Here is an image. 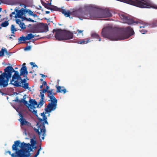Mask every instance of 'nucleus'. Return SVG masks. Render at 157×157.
<instances>
[{
	"label": "nucleus",
	"mask_w": 157,
	"mask_h": 157,
	"mask_svg": "<svg viewBox=\"0 0 157 157\" xmlns=\"http://www.w3.org/2000/svg\"><path fill=\"white\" fill-rule=\"evenodd\" d=\"M122 30V32L119 33L115 29L107 27L102 29L101 34L103 37L112 40H117L127 39L134 33L133 29L129 26L123 29Z\"/></svg>",
	"instance_id": "obj_1"
},
{
	"label": "nucleus",
	"mask_w": 157,
	"mask_h": 157,
	"mask_svg": "<svg viewBox=\"0 0 157 157\" xmlns=\"http://www.w3.org/2000/svg\"><path fill=\"white\" fill-rule=\"evenodd\" d=\"M48 113L46 112L45 113L43 112L41 113V115L43 117L42 118H38L39 121L37 123V125H38V128H34L35 131L38 133L39 137H40L41 135H42L43 136L42 137V139L43 140H44V137L45 136L46 130L45 124H48L47 121V117L45 115L46 113Z\"/></svg>",
	"instance_id": "obj_2"
},
{
	"label": "nucleus",
	"mask_w": 157,
	"mask_h": 157,
	"mask_svg": "<svg viewBox=\"0 0 157 157\" xmlns=\"http://www.w3.org/2000/svg\"><path fill=\"white\" fill-rule=\"evenodd\" d=\"M13 71L14 74L10 81L11 83L14 82V81H17L20 83H27L26 79L29 80V79L27 77L28 71L26 67H24L21 68L20 74L18 71H15L14 69Z\"/></svg>",
	"instance_id": "obj_3"
},
{
	"label": "nucleus",
	"mask_w": 157,
	"mask_h": 157,
	"mask_svg": "<svg viewBox=\"0 0 157 157\" xmlns=\"http://www.w3.org/2000/svg\"><path fill=\"white\" fill-rule=\"evenodd\" d=\"M4 72L0 75V87H5L8 85L9 79L12 77L13 72V68L12 66H8L4 69Z\"/></svg>",
	"instance_id": "obj_4"
},
{
	"label": "nucleus",
	"mask_w": 157,
	"mask_h": 157,
	"mask_svg": "<svg viewBox=\"0 0 157 157\" xmlns=\"http://www.w3.org/2000/svg\"><path fill=\"white\" fill-rule=\"evenodd\" d=\"M53 90V89L50 90H49L51 92V94L50 95L49 93L48 94V97L50 98V100L49 101H51V102L48 104L45 109V111L47 113L51 112L54 110L57 107V100L53 95L55 94H52Z\"/></svg>",
	"instance_id": "obj_5"
},
{
	"label": "nucleus",
	"mask_w": 157,
	"mask_h": 157,
	"mask_svg": "<svg viewBox=\"0 0 157 157\" xmlns=\"http://www.w3.org/2000/svg\"><path fill=\"white\" fill-rule=\"evenodd\" d=\"M30 143L31 144H26L23 142L21 143V145L19 147L21 148V149L24 150L26 152H29L32 151L33 149L37 148V147L36 146V140H34L33 139H31Z\"/></svg>",
	"instance_id": "obj_6"
},
{
	"label": "nucleus",
	"mask_w": 157,
	"mask_h": 157,
	"mask_svg": "<svg viewBox=\"0 0 157 157\" xmlns=\"http://www.w3.org/2000/svg\"><path fill=\"white\" fill-rule=\"evenodd\" d=\"M20 144L21 142L20 140H17L14 141V144L12 146V150L13 151H15V153L11 154L10 151H7L5 152V154L6 155L8 153L10 155H11L12 157H18L17 153L21 150V148L19 149L17 147Z\"/></svg>",
	"instance_id": "obj_7"
},
{
	"label": "nucleus",
	"mask_w": 157,
	"mask_h": 157,
	"mask_svg": "<svg viewBox=\"0 0 157 157\" xmlns=\"http://www.w3.org/2000/svg\"><path fill=\"white\" fill-rule=\"evenodd\" d=\"M71 14L81 20H82L83 19H88L89 18L88 14H86L82 9H79L74 11L71 13Z\"/></svg>",
	"instance_id": "obj_8"
},
{
	"label": "nucleus",
	"mask_w": 157,
	"mask_h": 157,
	"mask_svg": "<svg viewBox=\"0 0 157 157\" xmlns=\"http://www.w3.org/2000/svg\"><path fill=\"white\" fill-rule=\"evenodd\" d=\"M88 15V19H97L103 18L101 10L91 11Z\"/></svg>",
	"instance_id": "obj_9"
},
{
	"label": "nucleus",
	"mask_w": 157,
	"mask_h": 157,
	"mask_svg": "<svg viewBox=\"0 0 157 157\" xmlns=\"http://www.w3.org/2000/svg\"><path fill=\"white\" fill-rule=\"evenodd\" d=\"M53 32V33H56L55 37L57 40L59 41L63 40L64 30L61 29H54Z\"/></svg>",
	"instance_id": "obj_10"
},
{
	"label": "nucleus",
	"mask_w": 157,
	"mask_h": 157,
	"mask_svg": "<svg viewBox=\"0 0 157 157\" xmlns=\"http://www.w3.org/2000/svg\"><path fill=\"white\" fill-rule=\"evenodd\" d=\"M14 10L17 13L14 16V17L15 18L21 17L22 16L27 13L26 9H25L23 8H21L20 10H18L15 8L14 9Z\"/></svg>",
	"instance_id": "obj_11"
},
{
	"label": "nucleus",
	"mask_w": 157,
	"mask_h": 157,
	"mask_svg": "<svg viewBox=\"0 0 157 157\" xmlns=\"http://www.w3.org/2000/svg\"><path fill=\"white\" fill-rule=\"evenodd\" d=\"M11 84L17 87L21 86L26 90L29 89V83H20L18 82L17 81H14V82Z\"/></svg>",
	"instance_id": "obj_12"
},
{
	"label": "nucleus",
	"mask_w": 157,
	"mask_h": 157,
	"mask_svg": "<svg viewBox=\"0 0 157 157\" xmlns=\"http://www.w3.org/2000/svg\"><path fill=\"white\" fill-rule=\"evenodd\" d=\"M38 26L40 33L46 32L48 31V27L47 24L41 23Z\"/></svg>",
	"instance_id": "obj_13"
},
{
	"label": "nucleus",
	"mask_w": 157,
	"mask_h": 157,
	"mask_svg": "<svg viewBox=\"0 0 157 157\" xmlns=\"http://www.w3.org/2000/svg\"><path fill=\"white\" fill-rule=\"evenodd\" d=\"M63 40H67L73 38V33L69 31L64 30Z\"/></svg>",
	"instance_id": "obj_14"
},
{
	"label": "nucleus",
	"mask_w": 157,
	"mask_h": 157,
	"mask_svg": "<svg viewBox=\"0 0 157 157\" xmlns=\"http://www.w3.org/2000/svg\"><path fill=\"white\" fill-rule=\"evenodd\" d=\"M20 116L21 117V118H20L19 120L21 123V127L22 126L24 125L29 127L31 126V124L29 122L27 121L26 119L24 118L23 116L22 115H21Z\"/></svg>",
	"instance_id": "obj_15"
},
{
	"label": "nucleus",
	"mask_w": 157,
	"mask_h": 157,
	"mask_svg": "<svg viewBox=\"0 0 157 157\" xmlns=\"http://www.w3.org/2000/svg\"><path fill=\"white\" fill-rule=\"evenodd\" d=\"M29 152H26L24 150L21 149L17 153L18 157H29L30 156Z\"/></svg>",
	"instance_id": "obj_16"
},
{
	"label": "nucleus",
	"mask_w": 157,
	"mask_h": 157,
	"mask_svg": "<svg viewBox=\"0 0 157 157\" xmlns=\"http://www.w3.org/2000/svg\"><path fill=\"white\" fill-rule=\"evenodd\" d=\"M101 12L103 18L109 17L112 16V14L109 10L105 9L102 10Z\"/></svg>",
	"instance_id": "obj_17"
},
{
	"label": "nucleus",
	"mask_w": 157,
	"mask_h": 157,
	"mask_svg": "<svg viewBox=\"0 0 157 157\" xmlns=\"http://www.w3.org/2000/svg\"><path fill=\"white\" fill-rule=\"evenodd\" d=\"M56 88H57V92L58 93H62L63 92L64 94L66 93V89L64 88L63 87H61L59 86H56Z\"/></svg>",
	"instance_id": "obj_18"
},
{
	"label": "nucleus",
	"mask_w": 157,
	"mask_h": 157,
	"mask_svg": "<svg viewBox=\"0 0 157 157\" xmlns=\"http://www.w3.org/2000/svg\"><path fill=\"white\" fill-rule=\"evenodd\" d=\"M90 41V39L88 38L87 39L80 40L78 41V43L79 44H86Z\"/></svg>",
	"instance_id": "obj_19"
},
{
	"label": "nucleus",
	"mask_w": 157,
	"mask_h": 157,
	"mask_svg": "<svg viewBox=\"0 0 157 157\" xmlns=\"http://www.w3.org/2000/svg\"><path fill=\"white\" fill-rule=\"evenodd\" d=\"M38 25L33 27L31 29L30 32L33 33H40Z\"/></svg>",
	"instance_id": "obj_20"
},
{
	"label": "nucleus",
	"mask_w": 157,
	"mask_h": 157,
	"mask_svg": "<svg viewBox=\"0 0 157 157\" xmlns=\"http://www.w3.org/2000/svg\"><path fill=\"white\" fill-rule=\"evenodd\" d=\"M59 12H62L66 17H69L70 16V13L69 11L67 12L65 9L61 8Z\"/></svg>",
	"instance_id": "obj_21"
},
{
	"label": "nucleus",
	"mask_w": 157,
	"mask_h": 157,
	"mask_svg": "<svg viewBox=\"0 0 157 157\" xmlns=\"http://www.w3.org/2000/svg\"><path fill=\"white\" fill-rule=\"evenodd\" d=\"M126 23H127L129 25H131L133 24L134 23H136L138 24V21H135L133 19H128H128L126 20Z\"/></svg>",
	"instance_id": "obj_22"
},
{
	"label": "nucleus",
	"mask_w": 157,
	"mask_h": 157,
	"mask_svg": "<svg viewBox=\"0 0 157 157\" xmlns=\"http://www.w3.org/2000/svg\"><path fill=\"white\" fill-rule=\"evenodd\" d=\"M41 2L42 5L45 7V8L49 10L50 7L51 6V2L45 3L42 1H41Z\"/></svg>",
	"instance_id": "obj_23"
},
{
	"label": "nucleus",
	"mask_w": 157,
	"mask_h": 157,
	"mask_svg": "<svg viewBox=\"0 0 157 157\" xmlns=\"http://www.w3.org/2000/svg\"><path fill=\"white\" fill-rule=\"evenodd\" d=\"M91 37L93 38H96L99 41H101V38L99 35L96 33H93L91 35Z\"/></svg>",
	"instance_id": "obj_24"
},
{
	"label": "nucleus",
	"mask_w": 157,
	"mask_h": 157,
	"mask_svg": "<svg viewBox=\"0 0 157 157\" xmlns=\"http://www.w3.org/2000/svg\"><path fill=\"white\" fill-rule=\"evenodd\" d=\"M51 8H50L49 10H51V11L54 10L55 11H60L61 8H58L57 7L54 6H51Z\"/></svg>",
	"instance_id": "obj_25"
},
{
	"label": "nucleus",
	"mask_w": 157,
	"mask_h": 157,
	"mask_svg": "<svg viewBox=\"0 0 157 157\" xmlns=\"http://www.w3.org/2000/svg\"><path fill=\"white\" fill-rule=\"evenodd\" d=\"M29 102L30 103V104L31 105L32 104L33 106L35 105L37 106L38 105V103L35 99H30Z\"/></svg>",
	"instance_id": "obj_26"
},
{
	"label": "nucleus",
	"mask_w": 157,
	"mask_h": 157,
	"mask_svg": "<svg viewBox=\"0 0 157 157\" xmlns=\"http://www.w3.org/2000/svg\"><path fill=\"white\" fill-rule=\"evenodd\" d=\"M36 34L33 35L32 33H30L28 34L26 36L27 40H30L31 39L34 38L35 36H36Z\"/></svg>",
	"instance_id": "obj_27"
},
{
	"label": "nucleus",
	"mask_w": 157,
	"mask_h": 157,
	"mask_svg": "<svg viewBox=\"0 0 157 157\" xmlns=\"http://www.w3.org/2000/svg\"><path fill=\"white\" fill-rule=\"evenodd\" d=\"M45 103L44 100L40 99L37 106V107H41Z\"/></svg>",
	"instance_id": "obj_28"
},
{
	"label": "nucleus",
	"mask_w": 157,
	"mask_h": 157,
	"mask_svg": "<svg viewBox=\"0 0 157 157\" xmlns=\"http://www.w3.org/2000/svg\"><path fill=\"white\" fill-rule=\"evenodd\" d=\"M11 33L14 34V32L17 31V30L15 28V26L13 25H12L11 27Z\"/></svg>",
	"instance_id": "obj_29"
},
{
	"label": "nucleus",
	"mask_w": 157,
	"mask_h": 157,
	"mask_svg": "<svg viewBox=\"0 0 157 157\" xmlns=\"http://www.w3.org/2000/svg\"><path fill=\"white\" fill-rule=\"evenodd\" d=\"M9 23L8 21H6L2 23L1 24V26L2 27H6L8 25Z\"/></svg>",
	"instance_id": "obj_30"
},
{
	"label": "nucleus",
	"mask_w": 157,
	"mask_h": 157,
	"mask_svg": "<svg viewBox=\"0 0 157 157\" xmlns=\"http://www.w3.org/2000/svg\"><path fill=\"white\" fill-rule=\"evenodd\" d=\"M19 25L22 30H23L26 29V25H25V23L23 22H21V23H20Z\"/></svg>",
	"instance_id": "obj_31"
},
{
	"label": "nucleus",
	"mask_w": 157,
	"mask_h": 157,
	"mask_svg": "<svg viewBox=\"0 0 157 157\" xmlns=\"http://www.w3.org/2000/svg\"><path fill=\"white\" fill-rule=\"evenodd\" d=\"M18 40L19 41H25L27 40L26 39V36H21L20 37L19 39Z\"/></svg>",
	"instance_id": "obj_32"
},
{
	"label": "nucleus",
	"mask_w": 157,
	"mask_h": 157,
	"mask_svg": "<svg viewBox=\"0 0 157 157\" xmlns=\"http://www.w3.org/2000/svg\"><path fill=\"white\" fill-rule=\"evenodd\" d=\"M22 103H23L25 105L28 107L31 106V105L30 104H28L27 101L26 100H23V101H22Z\"/></svg>",
	"instance_id": "obj_33"
},
{
	"label": "nucleus",
	"mask_w": 157,
	"mask_h": 157,
	"mask_svg": "<svg viewBox=\"0 0 157 157\" xmlns=\"http://www.w3.org/2000/svg\"><path fill=\"white\" fill-rule=\"evenodd\" d=\"M40 91H42V93L44 94V93H45L46 92H47L48 94L49 93V94L50 95V94H51V91H50V90H47L46 89H43V90H40Z\"/></svg>",
	"instance_id": "obj_34"
},
{
	"label": "nucleus",
	"mask_w": 157,
	"mask_h": 157,
	"mask_svg": "<svg viewBox=\"0 0 157 157\" xmlns=\"http://www.w3.org/2000/svg\"><path fill=\"white\" fill-rule=\"evenodd\" d=\"M120 17L121 18L125 20H126L128 19V17L126 16H125L124 14H122L121 15H120Z\"/></svg>",
	"instance_id": "obj_35"
},
{
	"label": "nucleus",
	"mask_w": 157,
	"mask_h": 157,
	"mask_svg": "<svg viewBox=\"0 0 157 157\" xmlns=\"http://www.w3.org/2000/svg\"><path fill=\"white\" fill-rule=\"evenodd\" d=\"M5 52V48H2L1 50L0 51V57L3 56L4 55Z\"/></svg>",
	"instance_id": "obj_36"
},
{
	"label": "nucleus",
	"mask_w": 157,
	"mask_h": 157,
	"mask_svg": "<svg viewBox=\"0 0 157 157\" xmlns=\"http://www.w3.org/2000/svg\"><path fill=\"white\" fill-rule=\"evenodd\" d=\"M26 11H27V13H28L29 14V15H32V14H33V12L31 11L30 10H29V9H27V10H26Z\"/></svg>",
	"instance_id": "obj_37"
},
{
	"label": "nucleus",
	"mask_w": 157,
	"mask_h": 157,
	"mask_svg": "<svg viewBox=\"0 0 157 157\" xmlns=\"http://www.w3.org/2000/svg\"><path fill=\"white\" fill-rule=\"evenodd\" d=\"M26 21H30V22H36V21H35L34 20L31 19L30 18H27Z\"/></svg>",
	"instance_id": "obj_38"
},
{
	"label": "nucleus",
	"mask_w": 157,
	"mask_h": 157,
	"mask_svg": "<svg viewBox=\"0 0 157 157\" xmlns=\"http://www.w3.org/2000/svg\"><path fill=\"white\" fill-rule=\"evenodd\" d=\"M30 64L31 65H33L32 68H33L34 67H38L37 65L35 64V63L31 62L30 63Z\"/></svg>",
	"instance_id": "obj_39"
},
{
	"label": "nucleus",
	"mask_w": 157,
	"mask_h": 157,
	"mask_svg": "<svg viewBox=\"0 0 157 157\" xmlns=\"http://www.w3.org/2000/svg\"><path fill=\"white\" fill-rule=\"evenodd\" d=\"M157 26V21H154L152 24V27H155Z\"/></svg>",
	"instance_id": "obj_40"
},
{
	"label": "nucleus",
	"mask_w": 157,
	"mask_h": 157,
	"mask_svg": "<svg viewBox=\"0 0 157 157\" xmlns=\"http://www.w3.org/2000/svg\"><path fill=\"white\" fill-rule=\"evenodd\" d=\"M40 94L41 96V98L40 99H44V94L42 93V92H40Z\"/></svg>",
	"instance_id": "obj_41"
},
{
	"label": "nucleus",
	"mask_w": 157,
	"mask_h": 157,
	"mask_svg": "<svg viewBox=\"0 0 157 157\" xmlns=\"http://www.w3.org/2000/svg\"><path fill=\"white\" fill-rule=\"evenodd\" d=\"M40 149H38L35 155L33 157H37V156L39 154H40Z\"/></svg>",
	"instance_id": "obj_42"
},
{
	"label": "nucleus",
	"mask_w": 157,
	"mask_h": 157,
	"mask_svg": "<svg viewBox=\"0 0 157 157\" xmlns=\"http://www.w3.org/2000/svg\"><path fill=\"white\" fill-rule=\"evenodd\" d=\"M31 48V47L30 46H27L26 47H25V48H24V49L25 50H30Z\"/></svg>",
	"instance_id": "obj_43"
},
{
	"label": "nucleus",
	"mask_w": 157,
	"mask_h": 157,
	"mask_svg": "<svg viewBox=\"0 0 157 157\" xmlns=\"http://www.w3.org/2000/svg\"><path fill=\"white\" fill-rule=\"evenodd\" d=\"M16 23L19 25L20 23H21L22 22L19 19H17L16 20Z\"/></svg>",
	"instance_id": "obj_44"
},
{
	"label": "nucleus",
	"mask_w": 157,
	"mask_h": 157,
	"mask_svg": "<svg viewBox=\"0 0 157 157\" xmlns=\"http://www.w3.org/2000/svg\"><path fill=\"white\" fill-rule=\"evenodd\" d=\"M14 101L19 102V103H21V101H20L21 100H19L18 98V97H17L14 100Z\"/></svg>",
	"instance_id": "obj_45"
},
{
	"label": "nucleus",
	"mask_w": 157,
	"mask_h": 157,
	"mask_svg": "<svg viewBox=\"0 0 157 157\" xmlns=\"http://www.w3.org/2000/svg\"><path fill=\"white\" fill-rule=\"evenodd\" d=\"M20 18H21L22 19V21H26L27 18L25 17H23L22 16H21V17H20Z\"/></svg>",
	"instance_id": "obj_46"
},
{
	"label": "nucleus",
	"mask_w": 157,
	"mask_h": 157,
	"mask_svg": "<svg viewBox=\"0 0 157 157\" xmlns=\"http://www.w3.org/2000/svg\"><path fill=\"white\" fill-rule=\"evenodd\" d=\"M142 33V34H144L146 33L147 32V31L145 30H142L140 31Z\"/></svg>",
	"instance_id": "obj_47"
},
{
	"label": "nucleus",
	"mask_w": 157,
	"mask_h": 157,
	"mask_svg": "<svg viewBox=\"0 0 157 157\" xmlns=\"http://www.w3.org/2000/svg\"><path fill=\"white\" fill-rule=\"evenodd\" d=\"M83 30H77V32H78V34L82 33V34H83L82 32H83Z\"/></svg>",
	"instance_id": "obj_48"
},
{
	"label": "nucleus",
	"mask_w": 157,
	"mask_h": 157,
	"mask_svg": "<svg viewBox=\"0 0 157 157\" xmlns=\"http://www.w3.org/2000/svg\"><path fill=\"white\" fill-rule=\"evenodd\" d=\"M5 52L6 53V54L8 55H10V53L8 52L6 49L5 48Z\"/></svg>",
	"instance_id": "obj_49"
},
{
	"label": "nucleus",
	"mask_w": 157,
	"mask_h": 157,
	"mask_svg": "<svg viewBox=\"0 0 157 157\" xmlns=\"http://www.w3.org/2000/svg\"><path fill=\"white\" fill-rule=\"evenodd\" d=\"M16 11H14L13 12H12L11 14L10 15V16L11 17H12L13 15H15V14H16L15 13Z\"/></svg>",
	"instance_id": "obj_50"
},
{
	"label": "nucleus",
	"mask_w": 157,
	"mask_h": 157,
	"mask_svg": "<svg viewBox=\"0 0 157 157\" xmlns=\"http://www.w3.org/2000/svg\"><path fill=\"white\" fill-rule=\"evenodd\" d=\"M25 99H26V96H25V95L23 96V98L20 101H21V103H22V101H23V100H25Z\"/></svg>",
	"instance_id": "obj_51"
},
{
	"label": "nucleus",
	"mask_w": 157,
	"mask_h": 157,
	"mask_svg": "<svg viewBox=\"0 0 157 157\" xmlns=\"http://www.w3.org/2000/svg\"><path fill=\"white\" fill-rule=\"evenodd\" d=\"M31 16H33L34 17H37V14L35 13H33Z\"/></svg>",
	"instance_id": "obj_52"
},
{
	"label": "nucleus",
	"mask_w": 157,
	"mask_h": 157,
	"mask_svg": "<svg viewBox=\"0 0 157 157\" xmlns=\"http://www.w3.org/2000/svg\"><path fill=\"white\" fill-rule=\"evenodd\" d=\"M33 112L34 114L36 115L37 113V110H35L34 109H33Z\"/></svg>",
	"instance_id": "obj_53"
},
{
	"label": "nucleus",
	"mask_w": 157,
	"mask_h": 157,
	"mask_svg": "<svg viewBox=\"0 0 157 157\" xmlns=\"http://www.w3.org/2000/svg\"><path fill=\"white\" fill-rule=\"evenodd\" d=\"M42 85H44V86L47 85V82H46V81H44L43 82Z\"/></svg>",
	"instance_id": "obj_54"
},
{
	"label": "nucleus",
	"mask_w": 157,
	"mask_h": 157,
	"mask_svg": "<svg viewBox=\"0 0 157 157\" xmlns=\"http://www.w3.org/2000/svg\"><path fill=\"white\" fill-rule=\"evenodd\" d=\"M49 86H48L46 85V87L45 89L47 90H48L49 89Z\"/></svg>",
	"instance_id": "obj_55"
},
{
	"label": "nucleus",
	"mask_w": 157,
	"mask_h": 157,
	"mask_svg": "<svg viewBox=\"0 0 157 157\" xmlns=\"http://www.w3.org/2000/svg\"><path fill=\"white\" fill-rule=\"evenodd\" d=\"M26 65V64L25 63H24L23 64V66L21 68H22L23 67H26V66H25Z\"/></svg>",
	"instance_id": "obj_56"
},
{
	"label": "nucleus",
	"mask_w": 157,
	"mask_h": 157,
	"mask_svg": "<svg viewBox=\"0 0 157 157\" xmlns=\"http://www.w3.org/2000/svg\"><path fill=\"white\" fill-rule=\"evenodd\" d=\"M38 149H40V150L41 149H42L41 147V144H40L39 145V148Z\"/></svg>",
	"instance_id": "obj_57"
},
{
	"label": "nucleus",
	"mask_w": 157,
	"mask_h": 157,
	"mask_svg": "<svg viewBox=\"0 0 157 157\" xmlns=\"http://www.w3.org/2000/svg\"><path fill=\"white\" fill-rule=\"evenodd\" d=\"M43 85H40V89H42V88H43Z\"/></svg>",
	"instance_id": "obj_58"
},
{
	"label": "nucleus",
	"mask_w": 157,
	"mask_h": 157,
	"mask_svg": "<svg viewBox=\"0 0 157 157\" xmlns=\"http://www.w3.org/2000/svg\"><path fill=\"white\" fill-rule=\"evenodd\" d=\"M45 13L46 14H48L50 13L49 11H46Z\"/></svg>",
	"instance_id": "obj_59"
},
{
	"label": "nucleus",
	"mask_w": 157,
	"mask_h": 157,
	"mask_svg": "<svg viewBox=\"0 0 157 157\" xmlns=\"http://www.w3.org/2000/svg\"><path fill=\"white\" fill-rule=\"evenodd\" d=\"M41 76L42 77H45L46 76L43 74H41Z\"/></svg>",
	"instance_id": "obj_60"
},
{
	"label": "nucleus",
	"mask_w": 157,
	"mask_h": 157,
	"mask_svg": "<svg viewBox=\"0 0 157 157\" xmlns=\"http://www.w3.org/2000/svg\"><path fill=\"white\" fill-rule=\"evenodd\" d=\"M145 27V25H143V26H140V28H144Z\"/></svg>",
	"instance_id": "obj_61"
},
{
	"label": "nucleus",
	"mask_w": 157,
	"mask_h": 157,
	"mask_svg": "<svg viewBox=\"0 0 157 157\" xmlns=\"http://www.w3.org/2000/svg\"><path fill=\"white\" fill-rule=\"evenodd\" d=\"M31 25V24H29V25L27 26V27H29Z\"/></svg>",
	"instance_id": "obj_62"
},
{
	"label": "nucleus",
	"mask_w": 157,
	"mask_h": 157,
	"mask_svg": "<svg viewBox=\"0 0 157 157\" xmlns=\"http://www.w3.org/2000/svg\"><path fill=\"white\" fill-rule=\"evenodd\" d=\"M39 35H36V36H35V37H39Z\"/></svg>",
	"instance_id": "obj_63"
},
{
	"label": "nucleus",
	"mask_w": 157,
	"mask_h": 157,
	"mask_svg": "<svg viewBox=\"0 0 157 157\" xmlns=\"http://www.w3.org/2000/svg\"><path fill=\"white\" fill-rule=\"evenodd\" d=\"M2 8H0V12H1L2 11Z\"/></svg>",
	"instance_id": "obj_64"
}]
</instances>
